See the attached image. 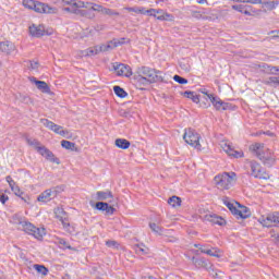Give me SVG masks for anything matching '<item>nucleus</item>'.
I'll use <instances>...</instances> for the list:
<instances>
[{
	"label": "nucleus",
	"instance_id": "nucleus-41",
	"mask_svg": "<svg viewBox=\"0 0 279 279\" xmlns=\"http://www.w3.org/2000/svg\"><path fill=\"white\" fill-rule=\"evenodd\" d=\"M179 66L182 71H185V73H189L191 71V64L186 62L185 60L180 61Z\"/></svg>",
	"mask_w": 279,
	"mask_h": 279
},
{
	"label": "nucleus",
	"instance_id": "nucleus-52",
	"mask_svg": "<svg viewBox=\"0 0 279 279\" xmlns=\"http://www.w3.org/2000/svg\"><path fill=\"white\" fill-rule=\"evenodd\" d=\"M204 254H207V256H219L217 253L213 252V250L207 248V251H204Z\"/></svg>",
	"mask_w": 279,
	"mask_h": 279
},
{
	"label": "nucleus",
	"instance_id": "nucleus-55",
	"mask_svg": "<svg viewBox=\"0 0 279 279\" xmlns=\"http://www.w3.org/2000/svg\"><path fill=\"white\" fill-rule=\"evenodd\" d=\"M166 241H167L168 243H175V241H178V239L171 236V238H167Z\"/></svg>",
	"mask_w": 279,
	"mask_h": 279
},
{
	"label": "nucleus",
	"instance_id": "nucleus-6",
	"mask_svg": "<svg viewBox=\"0 0 279 279\" xmlns=\"http://www.w3.org/2000/svg\"><path fill=\"white\" fill-rule=\"evenodd\" d=\"M248 167L251 169V172H248V175H252V178H256L257 180H269V173L263 169V166L258 163L256 160L248 161Z\"/></svg>",
	"mask_w": 279,
	"mask_h": 279
},
{
	"label": "nucleus",
	"instance_id": "nucleus-24",
	"mask_svg": "<svg viewBox=\"0 0 279 279\" xmlns=\"http://www.w3.org/2000/svg\"><path fill=\"white\" fill-rule=\"evenodd\" d=\"M207 221L214 223L215 226H226V219L217 215H209L206 216Z\"/></svg>",
	"mask_w": 279,
	"mask_h": 279
},
{
	"label": "nucleus",
	"instance_id": "nucleus-40",
	"mask_svg": "<svg viewBox=\"0 0 279 279\" xmlns=\"http://www.w3.org/2000/svg\"><path fill=\"white\" fill-rule=\"evenodd\" d=\"M25 219L21 217V215L15 214L13 216V223H16L17 226H21V228H23V223H25Z\"/></svg>",
	"mask_w": 279,
	"mask_h": 279
},
{
	"label": "nucleus",
	"instance_id": "nucleus-30",
	"mask_svg": "<svg viewBox=\"0 0 279 279\" xmlns=\"http://www.w3.org/2000/svg\"><path fill=\"white\" fill-rule=\"evenodd\" d=\"M183 96H185L187 99H192L194 104H199V96L195 94V92L185 90Z\"/></svg>",
	"mask_w": 279,
	"mask_h": 279
},
{
	"label": "nucleus",
	"instance_id": "nucleus-50",
	"mask_svg": "<svg viewBox=\"0 0 279 279\" xmlns=\"http://www.w3.org/2000/svg\"><path fill=\"white\" fill-rule=\"evenodd\" d=\"M245 3H252L253 5H260L263 3V0H245Z\"/></svg>",
	"mask_w": 279,
	"mask_h": 279
},
{
	"label": "nucleus",
	"instance_id": "nucleus-43",
	"mask_svg": "<svg viewBox=\"0 0 279 279\" xmlns=\"http://www.w3.org/2000/svg\"><path fill=\"white\" fill-rule=\"evenodd\" d=\"M173 80L178 84H189V80H186L185 77H182V76H180L178 74L173 76Z\"/></svg>",
	"mask_w": 279,
	"mask_h": 279
},
{
	"label": "nucleus",
	"instance_id": "nucleus-2",
	"mask_svg": "<svg viewBox=\"0 0 279 279\" xmlns=\"http://www.w3.org/2000/svg\"><path fill=\"white\" fill-rule=\"evenodd\" d=\"M26 143L31 147H34L38 151V154H40V156L46 158V160H49L50 162H56V165H60V159L56 158L53 156V153L49 150L47 147L40 146V142L38 140L26 137Z\"/></svg>",
	"mask_w": 279,
	"mask_h": 279
},
{
	"label": "nucleus",
	"instance_id": "nucleus-60",
	"mask_svg": "<svg viewBox=\"0 0 279 279\" xmlns=\"http://www.w3.org/2000/svg\"><path fill=\"white\" fill-rule=\"evenodd\" d=\"M195 247H197L199 250V247H204V246L201 244H195Z\"/></svg>",
	"mask_w": 279,
	"mask_h": 279
},
{
	"label": "nucleus",
	"instance_id": "nucleus-53",
	"mask_svg": "<svg viewBox=\"0 0 279 279\" xmlns=\"http://www.w3.org/2000/svg\"><path fill=\"white\" fill-rule=\"evenodd\" d=\"M63 5H74L75 0H62Z\"/></svg>",
	"mask_w": 279,
	"mask_h": 279
},
{
	"label": "nucleus",
	"instance_id": "nucleus-3",
	"mask_svg": "<svg viewBox=\"0 0 279 279\" xmlns=\"http://www.w3.org/2000/svg\"><path fill=\"white\" fill-rule=\"evenodd\" d=\"M23 5L27 10H34L39 14H56L57 10L49 7V4H45L43 2H38L36 0H23Z\"/></svg>",
	"mask_w": 279,
	"mask_h": 279
},
{
	"label": "nucleus",
	"instance_id": "nucleus-48",
	"mask_svg": "<svg viewBox=\"0 0 279 279\" xmlns=\"http://www.w3.org/2000/svg\"><path fill=\"white\" fill-rule=\"evenodd\" d=\"M92 10H93V12H102L104 7H101V5H99V4H94V5L92 7Z\"/></svg>",
	"mask_w": 279,
	"mask_h": 279
},
{
	"label": "nucleus",
	"instance_id": "nucleus-58",
	"mask_svg": "<svg viewBox=\"0 0 279 279\" xmlns=\"http://www.w3.org/2000/svg\"><path fill=\"white\" fill-rule=\"evenodd\" d=\"M238 3H246V0H235Z\"/></svg>",
	"mask_w": 279,
	"mask_h": 279
},
{
	"label": "nucleus",
	"instance_id": "nucleus-29",
	"mask_svg": "<svg viewBox=\"0 0 279 279\" xmlns=\"http://www.w3.org/2000/svg\"><path fill=\"white\" fill-rule=\"evenodd\" d=\"M149 228L153 232H155V234H159V236H163L165 234V229L158 225H156V222H150L149 223Z\"/></svg>",
	"mask_w": 279,
	"mask_h": 279
},
{
	"label": "nucleus",
	"instance_id": "nucleus-14",
	"mask_svg": "<svg viewBox=\"0 0 279 279\" xmlns=\"http://www.w3.org/2000/svg\"><path fill=\"white\" fill-rule=\"evenodd\" d=\"M60 191H58V187L48 189L37 197V201L43 202L44 204H47V202H51V199H56Z\"/></svg>",
	"mask_w": 279,
	"mask_h": 279
},
{
	"label": "nucleus",
	"instance_id": "nucleus-57",
	"mask_svg": "<svg viewBox=\"0 0 279 279\" xmlns=\"http://www.w3.org/2000/svg\"><path fill=\"white\" fill-rule=\"evenodd\" d=\"M199 251L202 252V254H204V252H207L208 248H206V246H201V247H199Z\"/></svg>",
	"mask_w": 279,
	"mask_h": 279
},
{
	"label": "nucleus",
	"instance_id": "nucleus-61",
	"mask_svg": "<svg viewBox=\"0 0 279 279\" xmlns=\"http://www.w3.org/2000/svg\"><path fill=\"white\" fill-rule=\"evenodd\" d=\"M275 240L279 242V235H275Z\"/></svg>",
	"mask_w": 279,
	"mask_h": 279
},
{
	"label": "nucleus",
	"instance_id": "nucleus-15",
	"mask_svg": "<svg viewBox=\"0 0 279 279\" xmlns=\"http://www.w3.org/2000/svg\"><path fill=\"white\" fill-rule=\"evenodd\" d=\"M106 199H110V202H114V195L110 190L107 191H98L95 194H92L93 202H106Z\"/></svg>",
	"mask_w": 279,
	"mask_h": 279
},
{
	"label": "nucleus",
	"instance_id": "nucleus-9",
	"mask_svg": "<svg viewBox=\"0 0 279 279\" xmlns=\"http://www.w3.org/2000/svg\"><path fill=\"white\" fill-rule=\"evenodd\" d=\"M183 140L185 141V143H187V145H191L196 149H199V147H202V144H199V135L193 129H185Z\"/></svg>",
	"mask_w": 279,
	"mask_h": 279
},
{
	"label": "nucleus",
	"instance_id": "nucleus-11",
	"mask_svg": "<svg viewBox=\"0 0 279 279\" xmlns=\"http://www.w3.org/2000/svg\"><path fill=\"white\" fill-rule=\"evenodd\" d=\"M0 51L3 56H16L19 53L16 45L10 40L0 41Z\"/></svg>",
	"mask_w": 279,
	"mask_h": 279
},
{
	"label": "nucleus",
	"instance_id": "nucleus-21",
	"mask_svg": "<svg viewBox=\"0 0 279 279\" xmlns=\"http://www.w3.org/2000/svg\"><path fill=\"white\" fill-rule=\"evenodd\" d=\"M29 34L31 36H34V38H41V36H45V26L44 25H35L33 24L29 26Z\"/></svg>",
	"mask_w": 279,
	"mask_h": 279
},
{
	"label": "nucleus",
	"instance_id": "nucleus-34",
	"mask_svg": "<svg viewBox=\"0 0 279 279\" xmlns=\"http://www.w3.org/2000/svg\"><path fill=\"white\" fill-rule=\"evenodd\" d=\"M33 267L37 274H41V276H47V274H49V269L45 267V265L35 264Z\"/></svg>",
	"mask_w": 279,
	"mask_h": 279
},
{
	"label": "nucleus",
	"instance_id": "nucleus-26",
	"mask_svg": "<svg viewBox=\"0 0 279 279\" xmlns=\"http://www.w3.org/2000/svg\"><path fill=\"white\" fill-rule=\"evenodd\" d=\"M135 81L138 84V86H149V84H153L149 82V80L141 74L135 75Z\"/></svg>",
	"mask_w": 279,
	"mask_h": 279
},
{
	"label": "nucleus",
	"instance_id": "nucleus-18",
	"mask_svg": "<svg viewBox=\"0 0 279 279\" xmlns=\"http://www.w3.org/2000/svg\"><path fill=\"white\" fill-rule=\"evenodd\" d=\"M113 69L117 72V75H123L124 77L132 76V68H130V65H125L123 63H116L113 65Z\"/></svg>",
	"mask_w": 279,
	"mask_h": 279
},
{
	"label": "nucleus",
	"instance_id": "nucleus-54",
	"mask_svg": "<svg viewBox=\"0 0 279 279\" xmlns=\"http://www.w3.org/2000/svg\"><path fill=\"white\" fill-rule=\"evenodd\" d=\"M98 50L99 52H104V51H107V45H101V46H98Z\"/></svg>",
	"mask_w": 279,
	"mask_h": 279
},
{
	"label": "nucleus",
	"instance_id": "nucleus-37",
	"mask_svg": "<svg viewBox=\"0 0 279 279\" xmlns=\"http://www.w3.org/2000/svg\"><path fill=\"white\" fill-rule=\"evenodd\" d=\"M56 243L60 245V247H64L65 250H71V245L69 244V242H66V240L62 238H57Z\"/></svg>",
	"mask_w": 279,
	"mask_h": 279
},
{
	"label": "nucleus",
	"instance_id": "nucleus-49",
	"mask_svg": "<svg viewBox=\"0 0 279 279\" xmlns=\"http://www.w3.org/2000/svg\"><path fill=\"white\" fill-rule=\"evenodd\" d=\"M194 264H195V265H198V266H201V267H204V265H206V259H204V258L195 259V260H194Z\"/></svg>",
	"mask_w": 279,
	"mask_h": 279
},
{
	"label": "nucleus",
	"instance_id": "nucleus-23",
	"mask_svg": "<svg viewBox=\"0 0 279 279\" xmlns=\"http://www.w3.org/2000/svg\"><path fill=\"white\" fill-rule=\"evenodd\" d=\"M63 12H71V14H77L78 16H88V10L77 9L74 5L63 8Z\"/></svg>",
	"mask_w": 279,
	"mask_h": 279
},
{
	"label": "nucleus",
	"instance_id": "nucleus-28",
	"mask_svg": "<svg viewBox=\"0 0 279 279\" xmlns=\"http://www.w3.org/2000/svg\"><path fill=\"white\" fill-rule=\"evenodd\" d=\"M222 204H225V206H227V208H229V210L232 215H234V213H236L238 207H236V205H234V203L230 202V198L223 197Z\"/></svg>",
	"mask_w": 279,
	"mask_h": 279
},
{
	"label": "nucleus",
	"instance_id": "nucleus-10",
	"mask_svg": "<svg viewBox=\"0 0 279 279\" xmlns=\"http://www.w3.org/2000/svg\"><path fill=\"white\" fill-rule=\"evenodd\" d=\"M114 204L116 203H113V201H109V203H95V201H89V205L92 206V208H96V210H101L102 213L105 211L107 215H114Z\"/></svg>",
	"mask_w": 279,
	"mask_h": 279
},
{
	"label": "nucleus",
	"instance_id": "nucleus-7",
	"mask_svg": "<svg viewBox=\"0 0 279 279\" xmlns=\"http://www.w3.org/2000/svg\"><path fill=\"white\" fill-rule=\"evenodd\" d=\"M21 229L23 230V232H26V234H31L38 241H41L43 236H45L46 234L45 228H37L36 226H34V223L27 220L23 222V226L21 227Z\"/></svg>",
	"mask_w": 279,
	"mask_h": 279
},
{
	"label": "nucleus",
	"instance_id": "nucleus-13",
	"mask_svg": "<svg viewBox=\"0 0 279 279\" xmlns=\"http://www.w3.org/2000/svg\"><path fill=\"white\" fill-rule=\"evenodd\" d=\"M40 123H43V125H45V128H48V130H51L52 132H54V134H59V136H66V134H69V131H64V129L62 126H60L47 119H41Z\"/></svg>",
	"mask_w": 279,
	"mask_h": 279
},
{
	"label": "nucleus",
	"instance_id": "nucleus-42",
	"mask_svg": "<svg viewBox=\"0 0 279 279\" xmlns=\"http://www.w3.org/2000/svg\"><path fill=\"white\" fill-rule=\"evenodd\" d=\"M99 52V46H95L94 48H89L86 50V56H97Z\"/></svg>",
	"mask_w": 279,
	"mask_h": 279
},
{
	"label": "nucleus",
	"instance_id": "nucleus-33",
	"mask_svg": "<svg viewBox=\"0 0 279 279\" xmlns=\"http://www.w3.org/2000/svg\"><path fill=\"white\" fill-rule=\"evenodd\" d=\"M232 10H235L236 12H241V14H245V16H252V13L245 10V7L243 4H234L232 5Z\"/></svg>",
	"mask_w": 279,
	"mask_h": 279
},
{
	"label": "nucleus",
	"instance_id": "nucleus-17",
	"mask_svg": "<svg viewBox=\"0 0 279 279\" xmlns=\"http://www.w3.org/2000/svg\"><path fill=\"white\" fill-rule=\"evenodd\" d=\"M221 147L223 151L228 154V156H231L232 158H243V151L234 150V148H232V145H230V143L222 142Z\"/></svg>",
	"mask_w": 279,
	"mask_h": 279
},
{
	"label": "nucleus",
	"instance_id": "nucleus-4",
	"mask_svg": "<svg viewBox=\"0 0 279 279\" xmlns=\"http://www.w3.org/2000/svg\"><path fill=\"white\" fill-rule=\"evenodd\" d=\"M137 75H142V77H146L148 82L156 84V82H163L165 77H162V72L151 69L149 66H140L136 71Z\"/></svg>",
	"mask_w": 279,
	"mask_h": 279
},
{
	"label": "nucleus",
	"instance_id": "nucleus-5",
	"mask_svg": "<svg viewBox=\"0 0 279 279\" xmlns=\"http://www.w3.org/2000/svg\"><path fill=\"white\" fill-rule=\"evenodd\" d=\"M215 182L218 189H223L228 191V189H232L234 183L236 182V173L235 172H225L222 174H218L215 177Z\"/></svg>",
	"mask_w": 279,
	"mask_h": 279
},
{
	"label": "nucleus",
	"instance_id": "nucleus-27",
	"mask_svg": "<svg viewBox=\"0 0 279 279\" xmlns=\"http://www.w3.org/2000/svg\"><path fill=\"white\" fill-rule=\"evenodd\" d=\"M113 92L117 97H120V99H125V97H128V92H125V89L119 85L113 86Z\"/></svg>",
	"mask_w": 279,
	"mask_h": 279
},
{
	"label": "nucleus",
	"instance_id": "nucleus-51",
	"mask_svg": "<svg viewBox=\"0 0 279 279\" xmlns=\"http://www.w3.org/2000/svg\"><path fill=\"white\" fill-rule=\"evenodd\" d=\"M29 69H32L33 71H36V69H38V62L29 61Z\"/></svg>",
	"mask_w": 279,
	"mask_h": 279
},
{
	"label": "nucleus",
	"instance_id": "nucleus-44",
	"mask_svg": "<svg viewBox=\"0 0 279 279\" xmlns=\"http://www.w3.org/2000/svg\"><path fill=\"white\" fill-rule=\"evenodd\" d=\"M5 180H7L8 184H9V186H10V189H13L16 185V182H14V180L12 179L11 175H8L5 178Z\"/></svg>",
	"mask_w": 279,
	"mask_h": 279
},
{
	"label": "nucleus",
	"instance_id": "nucleus-59",
	"mask_svg": "<svg viewBox=\"0 0 279 279\" xmlns=\"http://www.w3.org/2000/svg\"><path fill=\"white\" fill-rule=\"evenodd\" d=\"M112 49V46L110 44L107 45V51H110Z\"/></svg>",
	"mask_w": 279,
	"mask_h": 279
},
{
	"label": "nucleus",
	"instance_id": "nucleus-1",
	"mask_svg": "<svg viewBox=\"0 0 279 279\" xmlns=\"http://www.w3.org/2000/svg\"><path fill=\"white\" fill-rule=\"evenodd\" d=\"M248 149L252 154L256 155L258 160H260L265 167L271 168L272 165H276V156L271 150L265 149V144L255 143L252 144Z\"/></svg>",
	"mask_w": 279,
	"mask_h": 279
},
{
	"label": "nucleus",
	"instance_id": "nucleus-32",
	"mask_svg": "<svg viewBox=\"0 0 279 279\" xmlns=\"http://www.w3.org/2000/svg\"><path fill=\"white\" fill-rule=\"evenodd\" d=\"M278 1H263L260 5H263V8H266V10H276V8H278Z\"/></svg>",
	"mask_w": 279,
	"mask_h": 279
},
{
	"label": "nucleus",
	"instance_id": "nucleus-39",
	"mask_svg": "<svg viewBox=\"0 0 279 279\" xmlns=\"http://www.w3.org/2000/svg\"><path fill=\"white\" fill-rule=\"evenodd\" d=\"M101 14H106L107 16H119V12H117L112 9L104 8V7H102Z\"/></svg>",
	"mask_w": 279,
	"mask_h": 279
},
{
	"label": "nucleus",
	"instance_id": "nucleus-12",
	"mask_svg": "<svg viewBox=\"0 0 279 279\" xmlns=\"http://www.w3.org/2000/svg\"><path fill=\"white\" fill-rule=\"evenodd\" d=\"M264 228H279V211L269 214L266 218L259 220Z\"/></svg>",
	"mask_w": 279,
	"mask_h": 279
},
{
	"label": "nucleus",
	"instance_id": "nucleus-38",
	"mask_svg": "<svg viewBox=\"0 0 279 279\" xmlns=\"http://www.w3.org/2000/svg\"><path fill=\"white\" fill-rule=\"evenodd\" d=\"M11 191L17 196L21 197V199H23V202H26L25 199V193L21 192V189L19 187V185L13 186V189H11Z\"/></svg>",
	"mask_w": 279,
	"mask_h": 279
},
{
	"label": "nucleus",
	"instance_id": "nucleus-20",
	"mask_svg": "<svg viewBox=\"0 0 279 279\" xmlns=\"http://www.w3.org/2000/svg\"><path fill=\"white\" fill-rule=\"evenodd\" d=\"M239 208H236V211L233 214L236 219H247L248 217H252V211H250V208L242 206L239 203H235Z\"/></svg>",
	"mask_w": 279,
	"mask_h": 279
},
{
	"label": "nucleus",
	"instance_id": "nucleus-47",
	"mask_svg": "<svg viewBox=\"0 0 279 279\" xmlns=\"http://www.w3.org/2000/svg\"><path fill=\"white\" fill-rule=\"evenodd\" d=\"M107 247H119V243L117 241H107L106 242Z\"/></svg>",
	"mask_w": 279,
	"mask_h": 279
},
{
	"label": "nucleus",
	"instance_id": "nucleus-45",
	"mask_svg": "<svg viewBox=\"0 0 279 279\" xmlns=\"http://www.w3.org/2000/svg\"><path fill=\"white\" fill-rule=\"evenodd\" d=\"M8 199H10V197H8V195H5V193H3V191H0V202H1V204H5V202H8Z\"/></svg>",
	"mask_w": 279,
	"mask_h": 279
},
{
	"label": "nucleus",
	"instance_id": "nucleus-16",
	"mask_svg": "<svg viewBox=\"0 0 279 279\" xmlns=\"http://www.w3.org/2000/svg\"><path fill=\"white\" fill-rule=\"evenodd\" d=\"M54 215H56L57 219H59V221H61L64 230H66V232H70L69 228H71V223H69L66 211H64L63 208L58 207L54 209Z\"/></svg>",
	"mask_w": 279,
	"mask_h": 279
},
{
	"label": "nucleus",
	"instance_id": "nucleus-8",
	"mask_svg": "<svg viewBox=\"0 0 279 279\" xmlns=\"http://www.w3.org/2000/svg\"><path fill=\"white\" fill-rule=\"evenodd\" d=\"M124 10H126L128 12H135V14H148L149 16H155V19H157L158 21H167V16H169L168 14H166V15H156V14H160L161 11H157L155 9H150V10L145 11L144 8L126 7Z\"/></svg>",
	"mask_w": 279,
	"mask_h": 279
},
{
	"label": "nucleus",
	"instance_id": "nucleus-46",
	"mask_svg": "<svg viewBox=\"0 0 279 279\" xmlns=\"http://www.w3.org/2000/svg\"><path fill=\"white\" fill-rule=\"evenodd\" d=\"M74 8H76V10H80L81 8H86V3L83 2V1L76 2V1L74 0Z\"/></svg>",
	"mask_w": 279,
	"mask_h": 279
},
{
	"label": "nucleus",
	"instance_id": "nucleus-56",
	"mask_svg": "<svg viewBox=\"0 0 279 279\" xmlns=\"http://www.w3.org/2000/svg\"><path fill=\"white\" fill-rule=\"evenodd\" d=\"M201 93H202L203 95H206L207 97H208V95H213V94H208V90H206V89H201Z\"/></svg>",
	"mask_w": 279,
	"mask_h": 279
},
{
	"label": "nucleus",
	"instance_id": "nucleus-22",
	"mask_svg": "<svg viewBox=\"0 0 279 279\" xmlns=\"http://www.w3.org/2000/svg\"><path fill=\"white\" fill-rule=\"evenodd\" d=\"M31 82L35 84V86L38 88V90H41V93H51V88H49V85H47L44 81H38L36 77H31Z\"/></svg>",
	"mask_w": 279,
	"mask_h": 279
},
{
	"label": "nucleus",
	"instance_id": "nucleus-19",
	"mask_svg": "<svg viewBox=\"0 0 279 279\" xmlns=\"http://www.w3.org/2000/svg\"><path fill=\"white\" fill-rule=\"evenodd\" d=\"M208 99L213 104L214 108H216V110L221 111V110L228 109V102L222 101L221 98H219L215 95H208Z\"/></svg>",
	"mask_w": 279,
	"mask_h": 279
},
{
	"label": "nucleus",
	"instance_id": "nucleus-35",
	"mask_svg": "<svg viewBox=\"0 0 279 279\" xmlns=\"http://www.w3.org/2000/svg\"><path fill=\"white\" fill-rule=\"evenodd\" d=\"M61 147H63V149H70L73 151L75 149V143L63 140L61 141Z\"/></svg>",
	"mask_w": 279,
	"mask_h": 279
},
{
	"label": "nucleus",
	"instance_id": "nucleus-25",
	"mask_svg": "<svg viewBox=\"0 0 279 279\" xmlns=\"http://www.w3.org/2000/svg\"><path fill=\"white\" fill-rule=\"evenodd\" d=\"M116 147H119V149H130V141L125 138H117L116 142Z\"/></svg>",
	"mask_w": 279,
	"mask_h": 279
},
{
	"label": "nucleus",
	"instance_id": "nucleus-62",
	"mask_svg": "<svg viewBox=\"0 0 279 279\" xmlns=\"http://www.w3.org/2000/svg\"><path fill=\"white\" fill-rule=\"evenodd\" d=\"M96 29H97V32H99V29H100L99 26H97Z\"/></svg>",
	"mask_w": 279,
	"mask_h": 279
},
{
	"label": "nucleus",
	"instance_id": "nucleus-36",
	"mask_svg": "<svg viewBox=\"0 0 279 279\" xmlns=\"http://www.w3.org/2000/svg\"><path fill=\"white\" fill-rule=\"evenodd\" d=\"M135 252H136V254L146 255V254H149V248L146 247V246L143 245V244H137V245L135 246Z\"/></svg>",
	"mask_w": 279,
	"mask_h": 279
},
{
	"label": "nucleus",
	"instance_id": "nucleus-31",
	"mask_svg": "<svg viewBox=\"0 0 279 279\" xmlns=\"http://www.w3.org/2000/svg\"><path fill=\"white\" fill-rule=\"evenodd\" d=\"M168 204L172 206V208H177V206H182V198H180L179 196H171L168 199Z\"/></svg>",
	"mask_w": 279,
	"mask_h": 279
}]
</instances>
